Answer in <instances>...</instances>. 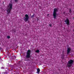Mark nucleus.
Instances as JSON below:
<instances>
[{"label":"nucleus","instance_id":"nucleus-12","mask_svg":"<svg viewBox=\"0 0 74 74\" xmlns=\"http://www.w3.org/2000/svg\"><path fill=\"white\" fill-rule=\"evenodd\" d=\"M71 9H70L69 10V12L70 13H71Z\"/></svg>","mask_w":74,"mask_h":74},{"label":"nucleus","instance_id":"nucleus-13","mask_svg":"<svg viewBox=\"0 0 74 74\" xmlns=\"http://www.w3.org/2000/svg\"><path fill=\"white\" fill-rule=\"evenodd\" d=\"M1 69H4V67H1Z\"/></svg>","mask_w":74,"mask_h":74},{"label":"nucleus","instance_id":"nucleus-16","mask_svg":"<svg viewBox=\"0 0 74 74\" xmlns=\"http://www.w3.org/2000/svg\"><path fill=\"white\" fill-rule=\"evenodd\" d=\"M49 15V14H47V16H48V15Z\"/></svg>","mask_w":74,"mask_h":74},{"label":"nucleus","instance_id":"nucleus-15","mask_svg":"<svg viewBox=\"0 0 74 74\" xmlns=\"http://www.w3.org/2000/svg\"><path fill=\"white\" fill-rule=\"evenodd\" d=\"M1 48H0V51H1Z\"/></svg>","mask_w":74,"mask_h":74},{"label":"nucleus","instance_id":"nucleus-11","mask_svg":"<svg viewBox=\"0 0 74 74\" xmlns=\"http://www.w3.org/2000/svg\"><path fill=\"white\" fill-rule=\"evenodd\" d=\"M14 1H15V2H18V0H14Z\"/></svg>","mask_w":74,"mask_h":74},{"label":"nucleus","instance_id":"nucleus-14","mask_svg":"<svg viewBox=\"0 0 74 74\" xmlns=\"http://www.w3.org/2000/svg\"><path fill=\"white\" fill-rule=\"evenodd\" d=\"M49 26H50V27H51L52 26V25H51V24H50Z\"/></svg>","mask_w":74,"mask_h":74},{"label":"nucleus","instance_id":"nucleus-3","mask_svg":"<svg viewBox=\"0 0 74 74\" xmlns=\"http://www.w3.org/2000/svg\"><path fill=\"white\" fill-rule=\"evenodd\" d=\"M74 62V61L72 60H70L68 62V63L67 64V66L68 67H71V64Z\"/></svg>","mask_w":74,"mask_h":74},{"label":"nucleus","instance_id":"nucleus-2","mask_svg":"<svg viewBox=\"0 0 74 74\" xmlns=\"http://www.w3.org/2000/svg\"><path fill=\"white\" fill-rule=\"evenodd\" d=\"M58 11V8H54V10L53 11V17L54 18H56V12H57Z\"/></svg>","mask_w":74,"mask_h":74},{"label":"nucleus","instance_id":"nucleus-9","mask_svg":"<svg viewBox=\"0 0 74 74\" xmlns=\"http://www.w3.org/2000/svg\"><path fill=\"white\" fill-rule=\"evenodd\" d=\"M35 52L37 53H38V52H39V50H37Z\"/></svg>","mask_w":74,"mask_h":74},{"label":"nucleus","instance_id":"nucleus-4","mask_svg":"<svg viewBox=\"0 0 74 74\" xmlns=\"http://www.w3.org/2000/svg\"><path fill=\"white\" fill-rule=\"evenodd\" d=\"M30 57V51L28 50L27 52L26 58H29Z\"/></svg>","mask_w":74,"mask_h":74},{"label":"nucleus","instance_id":"nucleus-10","mask_svg":"<svg viewBox=\"0 0 74 74\" xmlns=\"http://www.w3.org/2000/svg\"><path fill=\"white\" fill-rule=\"evenodd\" d=\"M7 38H10V36H7Z\"/></svg>","mask_w":74,"mask_h":74},{"label":"nucleus","instance_id":"nucleus-1","mask_svg":"<svg viewBox=\"0 0 74 74\" xmlns=\"http://www.w3.org/2000/svg\"><path fill=\"white\" fill-rule=\"evenodd\" d=\"M12 4L11 3H10L9 5L8 6V8H7V11L8 12V14H9L10 12V11L12 9Z\"/></svg>","mask_w":74,"mask_h":74},{"label":"nucleus","instance_id":"nucleus-6","mask_svg":"<svg viewBox=\"0 0 74 74\" xmlns=\"http://www.w3.org/2000/svg\"><path fill=\"white\" fill-rule=\"evenodd\" d=\"M64 22L66 24L68 25H69V23H70V21H69V20L68 18H66L64 21Z\"/></svg>","mask_w":74,"mask_h":74},{"label":"nucleus","instance_id":"nucleus-8","mask_svg":"<svg viewBox=\"0 0 74 74\" xmlns=\"http://www.w3.org/2000/svg\"><path fill=\"white\" fill-rule=\"evenodd\" d=\"M40 70L39 69H37V72H36V73H37L38 74L39 73H40Z\"/></svg>","mask_w":74,"mask_h":74},{"label":"nucleus","instance_id":"nucleus-17","mask_svg":"<svg viewBox=\"0 0 74 74\" xmlns=\"http://www.w3.org/2000/svg\"><path fill=\"white\" fill-rule=\"evenodd\" d=\"M33 16H34V15L32 16V17H33Z\"/></svg>","mask_w":74,"mask_h":74},{"label":"nucleus","instance_id":"nucleus-7","mask_svg":"<svg viewBox=\"0 0 74 74\" xmlns=\"http://www.w3.org/2000/svg\"><path fill=\"white\" fill-rule=\"evenodd\" d=\"M71 51V49L70 48H68L67 49V54H69L70 52Z\"/></svg>","mask_w":74,"mask_h":74},{"label":"nucleus","instance_id":"nucleus-5","mask_svg":"<svg viewBox=\"0 0 74 74\" xmlns=\"http://www.w3.org/2000/svg\"><path fill=\"white\" fill-rule=\"evenodd\" d=\"M29 18V15H28L27 14H26L25 15V17L24 18L25 21V22H27V21H28Z\"/></svg>","mask_w":74,"mask_h":74}]
</instances>
